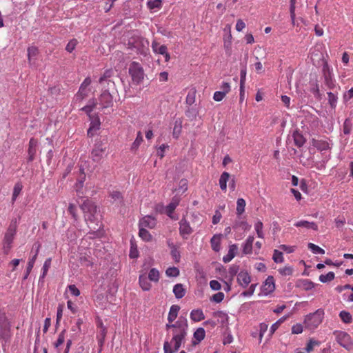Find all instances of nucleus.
<instances>
[{
    "instance_id": "f257e3e1",
    "label": "nucleus",
    "mask_w": 353,
    "mask_h": 353,
    "mask_svg": "<svg viewBox=\"0 0 353 353\" xmlns=\"http://www.w3.org/2000/svg\"><path fill=\"white\" fill-rule=\"evenodd\" d=\"M84 218L91 232L99 231L101 223L97 214V205L90 200H85L81 205Z\"/></svg>"
},
{
    "instance_id": "f03ea898",
    "label": "nucleus",
    "mask_w": 353,
    "mask_h": 353,
    "mask_svg": "<svg viewBox=\"0 0 353 353\" xmlns=\"http://www.w3.org/2000/svg\"><path fill=\"white\" fill-rule=\"evenodd\" d=\"M188 325L186 321L179 320L174 324H167L166 329L172 330V342L174 343V351L179 350L183 340L187 334Z\"/></svg>"
},
{
    "instance_id": "7ed1b4c3",
    "label": "nucleus",
    "mask_w": 353,
    "mask_h": 353,
    "mask_svg": "<svg viewBox=\"0 0 353 353\" xmlns=\"http://www.w3.org/2000/svg\"><path fill=\"white\" fill-rule=\"evenodd\" d=\"M325 316V312L319 309L314 312L306 314L304 319L305 328L310 330H314L321 324Z\"/></svg>"
},
{
    "instance_id": "20e7f679",
    "label": "nucleus",
    "mask_w": 353,
    "mask_h": 353,
    "mask_svg": "<svg viewBox=\"0 0 353 353\" xmlns=\"http://www.w3.org/2000/svg\"><path fill=\"white\" fill-rule=\"evenodd\" d=\"M18 221L14 218L11 219V223L9 225L6 232L4 234L3 239V247L4 249L10 250L12 248V243L14 239V236L17 232Z\"/></svg>"
},
{
    "instance_id": "39448f33",
    "label": "nucleus",
    "mask_w": 353,
    "mask_h": 353,
    "mask_svg": "<svg viewBox=\"0 0 353 353\" xmlns=\"http://www.w3.org/2000/svg\"><path fill=\"white\" fill-rule=\"evenodd\" d=\"M128 45L130 48H136L140 54L146 56L149 52V42L145 38L134 37L129 40Z\"/></svg>"
},
{
    "instance_id": "423d86ee",
    "label": "nucleus",
    "mask_w": 353,
    "mask_h": 353,
    "mask_svg": "<svg viewBox=\"0 0 353 353\" xmlns=\"http://www.w3.org/2000/svg\"><path fill=\"white\" fill-rule=\"evenodd\" d=\"M332 334L335 336L336 341L347 351L353 350V340L350 335L345 331L334 330Z\"/></svg>"
},
{
    "instance_id": "0eeeda50",
    "label": "nucleus",
    "mask_w": 353,
    "mask_h": 353,
    "mask_svg": "<svg viewBox=\"0 0 353 353\" xmlns=\"http://www.w3.org/2000/svg\"><path fill=\"white\" fill-rule=\"evenodd\" d=\"M129 74L132 77V83L140 84L144 79L145 73L140 63L132 61L129 67Z\"/></svg>"
},
{
    "instance_id": "6e6552de",
    "label": "nucleus",
    "mask_w": 353,
    "mask_h": 353,
    "mask_svg": "<svg viewBox=\"0 0 353 353\" xmlns=\"http://www.w3.org/2000/svg\"><path fill=\"white\" fill-rule=\"evenodd\" d=\"M322 74L324 77V82L328 89H333L335 86V82L332 78V69L330 68L327 61H324L322 68Z\"/></svg>"
},
{
    "instance_id": "1a4fd4ad",
    "label": "nucleus",
    "mask_w": 353,
    "mask_h": 353,
    "mask_svg": "<svg viewBox=\"0 0 353 353\" xmlns=\"http://www.w3.org/2000/svg\"><path fill=\"white\" fill-rule=\"evenodd\" d=\"M103 90L99 98V104L103 109L110 108L113 104L112 97L110 92L106 89Z\"/></svg>"
},
{
    "instance_id": "9d476101",
    "label": "nucleus",
    "mask_w": 353,
    "mask_h": 353,
    "mask_svg": "<svg viewBox=\"0 0 353 353\" xmlns=\"http://www.w3.org/2000/svg\"><path fill=\"white\" fill-rule=\"evenodd\" d=\"M106 150V147L102 142L97 143L95 147L92 149L91 152V157L94 161H99L102 159L104 152Z\"/></svg>"
},
{
    "instance_id": "9b49d317",
    "label": "nucleus",
    "mask_w": 353,
    "mask_h": 353,
    "mask_svg": "<svg viewBox=\"0 0 353 353\" xmlns=\"http://www.w3.org/2000/svg\"><path fill=\"white\" fill-rule=\"evenodd\" d=\"M90 123L88 130V136L92 137L96 131L100 128L101 121L98 116H90Z\"/></svg>"
},
{
    "instance_id": "f8f14e48",
    "label": "nucleus",
    "mask_w": 353,
    "mask_h": 353,
    "mask_svg": "<svg viewBox=\"0 0 353 353\" xmlns=\"http://www.w3.org/2000/svg\"><path fill=\"white\" fill-rule=\"evenodd\" d=\"M275 290V281L273 276H268L262 285V292L264 294H270Z\"/></svg>"
},
{
    "instance_id": "ddd939ff",
    "label": "nucleus",
    "mask_w": 353,
    "mask_h": 353,
    "mask_svg": "<svg viewBox=\"0 0 353 353\" xmlns=\"http://www.w3.org/2000/svg\"><path fill=\"white\" fill-rule=\"evenodd\" d=\"M114 74V71L112 69L105 70L103 74L99 79V83L102 85L103 89H105V82H108V85H114V83L112 81L111 77Z\"/></svg>"
},
{
    "instance_id": "4468645a",
    "label": "nucleus",
    "mask_w": 353,
    "mask_h": 353,
    "mask_svg": "<svg viewBox=\"0 0 353 353\" xmlns=\"http://www.w3.org/2000/svg\"><path fill=\"white\" fill-rule=\"evenodd\" d=\"M237 281L241 287L246 288L251 281V277L247 271H240L238 273Z\"/></svg>"
},
{
    "instance_id": "2eb2a0df",
    "label": "nucleus",
    "mask_w": 353,
    "mask_h": 353,
    "mask_svg": "<svg viewBox=\"0 0 353 353\" xmlns=\"http://www.w3.org/2000/svg\"><path fill=\"white\" fill-rule=\"evenodd\" d=\"M38 145L37 139L32 138L30 139L29 145H28V161H32L34 159L35 154L37 153V146Z\"/></svg>"
},
{
    "instance_id": "dca6fc26",
    "label": "nucleus",
    "mask_w": 353,
    "mask_h": 353,
    "mask_svg": "<svg viewBox=\"0 0 353 353\" xmlns=\"http://www.w3.org/2000/svg\"><path fill=\"white\" fill-rule=\"evenodd\" d=\"M91 83L90 77H86L79 87V92H77V97L81 99H83L88 95L87 88Z\"/></svg>"
},
{
    "instance_id": "f3484780",
    "label": "nucleus",
    "mask_w": 353,
    "mask_h": 353,
    "mask_svg": "<svg viewBox=\"0 0 353 353\" xmlns=\"http://www.w3.org/2000/svg\"><path fill=\"white\" fill-rule=\"evenodd\" d=\"M296 228H305L306 229H312L314 231H318L319 226L314 222H309L307 220H300L294 224Z\"/></svg>"
},
{
    "instance_id": "a211bd4d",
    "label": "nucleus",
    "mask_w": 353,
    "mask_h": 353,
    "mask_svg": "<svg viewBox=\"0 0 353 353\" xmlns=\"http://www.w3.org/2000/svg\"><path fill=\"white\" fill-rule=\"evenodd\" d=\"M157 223L156 219L150 216H146L139 221V227L154 228Z\"/></svg>"
},
{
    "instance_id": "6ab92c4d",
    "label": "nucleus",
    "mask_w": 353,
    "mask_h": 353,
    "mask_svg": "<svg viewBox=\"0 0 353 353\" xmlns=\"http://www.w3.org/2000/svg\"><path fill=\"white\" fill-rule=\"evenodd\" d=\"M179 202H180V199L179 196H174V197H172V201L167 205L166 209H165L166 214L168 216L172 217V214L176 210V207L179 205Z\"/></svg>"
},
{
    "instance_id": "aec40b11",
    "label": "nucleus",
    "mask_w": 353,
    "mask_h": 353,
    "mask_svg": "<svg viewBox=\"0 0 353 353\" xmlns=\"http://www.w3.org/2000/svg\"><path fill=\"white\" fill-rule=\"evenodd\" d=\"M179 232L182 236L189 235L192 232L190 223L185 219H182L179 223Z\"/></svg>"
},
{
    "instance_id": "412c9836",
    "label": "nucleus",
    "mask_w": 353,
    "mask_h": 353,
    "mask_svg": "<svg viewBox=\"0 0 353 353\" xmlns=\"http://www.w3.org/2000/svg\"><path fill=\"white\" fill-rule=\"evenodd\" d=\"M39 248H40V245L39 244L34 255H33L32 257L30 258L28 260L27 268H26V271L24 274V278H23L24 279H27V277L28 276V275L32 270L33 266L34 265V263H35L37 256L39 254Z\"/></svg>"
},
{
    "instance_id": "4be33fe9",
    "label": "nucleus",
    "mask_w": 353,
    "mask_h": 353,
    "mask_svg": "<svg viewBox=\"0 0 353 353\" xmlns=\"http://www.w3.org/2000/svg\"><path fill=\"white\" fill-rule=\"evenodd\" d=\"M238 250L239 248L236 244H232V245H230L228 253L223 258V261L225 263L230 262L231 260H232L236 255Z\"/></svg>"
},
{
    "instance_id": "5701e85b",
    "label": "nucleus",
    "mask_w": 353,
    "mask_h": 353,
    "mask_svg": "<svg viewBox=\"0 0 353 353\" xmlns=\"http://www.w3.org/2000/svg\"><path fill=\"white\" fill-rule=\"evenodd\" d=\"M312 146L317 148L319 150H326L330 148V144L327 143L326 140L324 139H312Z\"/></svg>"
},
{
    "instance_id": "b1692460",
    "label": "nucleus",
    "mask_w": 353,
    "mask_h": 353,
    "mask_svg": "<svg viewBox=\"0 0 353 353\" xmlns=\"http://www.w3.org/2000/svg\"><path fill=\"white\" fill-rule=\"evenodd\" d=\"M292 138L296 147L301 148L305 145V139L303 136V134L298 130H296L292 133Z\"/></svg>"
},
{
    "instance_id": "393cba45",
    "label": "nucleus",
    "mask_w": 353,
    "mask_h": 353,
    "mask_svg": "<svg viewBox=\"0 0 353 353\" xmlns=\"http://www.w3.org/2000/svg\"><path fill=\"white\" fill-rule=\"evenodd\" d=\"M110 197L112 203H116L121 205L124 204L123 196L119 191H111L110 192Z\"/></svg>"
},
{
    "instance_id": "a878e982",
    "label": "nucleus",
    "mask_w": 353,
    "mask_h": 353,
    "mask_svg": "<svg viewBox=\"0 0 353 353\" xmlns=\"http://www.w3.org/2000/svg\"><path fill=\"white\" fill-rule=\"evenodd\" d=\"M179 310L180 306L178 305H172L170 307L168 317V323H172L174 321L176 320Z\"/></svg>"
},
{
    "instance_id": "bb28decb",
    "label": "nucleus",
    "mask_w": 353,
    "mask_h": 353,
    "mask_svg": "<svg viewBox=\"0 0 353 353\" xmlns=\"http://www.w3.org/2000/svg\"><path fill=\"white\" fill-rule=\"evenodd\" d=\"M254 241V236H248L245 243L243 245V252L245 254H250L252 252V245Z\"/></svg>"
},
{
    "instance_id": "cd10ccee",
    "label": "nucleus",
    "mask_w": 353,
    "mask_h": 353,
    "mask_svg": "<svg viewBox=\"0 0 353 353\" xmlns=\"http://www.w3.org/2000/svg\"><path fill=\"white\" fill-rule=\"evenodd\" d=\"M230 175L228 172H223L219 179V184L222 191H227V183Z\"/></svg>"
},
{
    "instance_id": "c85d7f7f",
    "label": "nucleus",
    "mask_w": 353,
    "mask_h": 353,
    "mask_svg": "<svg viewBox=\"0 0 353 353\" xmlns=\"http://www.w3.org/2000/svg\"><path fill=\"white\" fill-rule=\"evenodd\" d=\"M182 127H183V121L181 120V118L176 119L175 122H174L173 132H172L173 137L175 139H178L179 137L180 136V134L182 131Z\"/></svg>"
},
{
    "instance_id": "c756f323",
    "label": "nucleus",
    "mask_w": 353,
    "mask_h": 353,
    "mask_svg": "<svg viewBox=\"0 0 353 353\" xmlns=\"http://www.w3.org/2000/svg\"><path fill=\"white\" fill-rule=\"evenodd\" d=\"M153 52L163 55L168 50V47L165 45H161L157 41H153L152 43Z\"/></svg>"
},
{
    "instance_id": "7c9ffc66",
    "label": "nucleus",
    "mask_w": 353,
    "mask_h": 353,
    "mask_svg": "<svg viewBox=\"0 0 353 353\" xmlns=\"http://www.w3.org/2000/svg\"><path fill=\"white\" fill-rule=\"evenodd\" d=\"M148 279L145 274L139 275V285L142 290L145 291L150 290L152 288L151 283Z\"/></svg>"
},
{
    "instance_id": "2f4dec72",
    "label": "nucleus",
    "mask_w": 353,
    "mask_h": 353,
    "mask_svg": "<svg viewBox=\"0 0 353 353\" xmlns=\"http://www.w3.org/2000/svg\"><path fill=\"white\" fill-rule=\"evenodd\" d=\"M221 236L222 234H214L211 239V248L216 252H218L220 250Z\"/></svg>"
},
{
    "instance_id": "473e14b6",
    "label": "nucleus",
    "mask_w": 353,
    "mask_h": 353,
    "mask_svg": "<svg viewBox=\"0 0 353 353\" xmlns=\"http://www.w3.org/2000/svg\"><path fill=\"white\" fill-rule=\"evenodd\" d=\"M23 188V186L21 182H18L14 185L11 197V202L12 203L17 201V197L21 194Z\"/></svg>"
},
{
    "instance_id": "72a5a7b5",
    "label": "nucleus",
    "mask_w": 353,
    "mask_h": 353,
    "mask_svg": "<svg viewBox=\"0 0 353 353\" xmlns=\"http://www.w3.org/2000/svg\"><path fill=\"white\" fill-rule=\"evenodd\" d=\"M174 296L177 299L183 298L185 294V290L183 288L182 283H176L173 288Z\"/></svg>"
},
{
    "instance_id": "f704fd0d",
    "label": "nucleus",
    "mask_w": 353,
    "mask_h": 353,
    "mask_svg": "<svg viewBox=\"0 0 353 353\" xmlns=\"http://www.w3.org/2000/svg\"><path fill=\"white\" fill-rule=\"evenodd\" d=\"M190 319L198 322L205 319V314L201 310H194L190 312Z\"/></svg>"
},
{
    "instance_id": "c9c22d12",
    "label": "nucleus",
    "mask_w": 353,
    "mask_h": 353,
    "mask_svg": "<svg viewBox=\"0 0 353 353\" xmlns=\"http://www.w3.org/2000/svg\"><path fill=\"white\" fill-rule=\"evenodd\" d=\"M205 337V329L203 327H199L194 333V339L195 341L194 343H199L203 340Z\"/></svg>"
},
{
    "instance_id": "e433bc0d",
    "label": "nucleus",
    "mask_w": 353,
    "mask_h": 353,
    "mask_svg": "<svg viewBox=\"0 0 353 353\" xmlns=\"http://www.w3.org/2000/svg\"><path fill=\"white\" fill-rule=\"evenodd\" d=\"M148 279L153 282H158L160 279V273L159 270L153 268L151 269L148 274Z\"/></svg>"
},
{
    "instance_id": "4c0bfd02",
    "label": "nucleus",
    "mask_w": 353,
    "mask_h": 353,
    "mask_svg": "<svg viewBox=\"0 0 353 353\" xmlns=\"http://www.w3.org/2000/svg\"><path fill=\"white\" fill-rule=\"evenodd\" d=\"M246 202L243 199H239L236 201V214L241 216L245 210Z\"/></svg>"
},
{
    "instance_id": "58836bf2",
    "label": "nucleus",
    "mask_w": 353,
    "mask_h": 353,
    "mask_svg": "<svg viewBox=\"0 0 353 353\" xmlns=\"http://www.w3.org/2000/svg\"><path fill=\"white\" fill-rule=\"evenodd\" d=\"M146 5L150 10L155 8L159 9L162 8V0H148Z\"/></svg>"
},
{
    "instance_id": "ea45409f",
    "label": "nucleus",
    "mask_w": 353,
    "mask_h": 353,
    "mask_svg": "<svg viewBox=\"0 0 353 353\" xmlns=\"http://www.w3.org/2000/svg\"><path fill=\"white\" fill-rule=\"evenodd\" d=\"M139 236L145 241H150L152 239L151 234L143 227H139Z\"/></svg>"
},
{
    "instance_id": "a19ab883",
    "label": "nucleus",
    "mask_w": 353,
    "mask_h": 353,
    "mask_svg": "<svg viewBox=\"0 0 353 353\" xmlns=\"http://www.w3.org/2000/svg\"><path fill=\"white\" fill-rule=\"evenodd\" d=\"M339 316L341 321L345 323H350L353 321V318L352 314L347 311H341L339 314Z\"/></svg>"
},
{
    "instance_id": "79ce46f5",
    "label": "nucleus",
    "mask_w": 353,
    "mask_h": 353,
    "mask_svg": "<svg viewBox=\"0 0 353 353\" xmlns=\"http://www.w3.org/2000/svg\"><path fill=\"white\" fill-rule=\"evenodd\" d=\"M169 246L171 248L170 254H171L172 259L174 260V261L176 263L179 262V260L181 258L179 251L178 250V249L176 248V247L175 245H173V244H172L171 245H170V244H169Z\"/></svg>"
},
{
    "instance_id": "37998d69",
    "label": "nucleus",
    "mask_w": 353,
    "mask_h": 353,
    "mask_svg": "<svg viewBox=\"0 0 353 353\" xmlns=\"http://www.w3.org/2000/svg\"><path fill=\"white\" fill-rule=\"evenodd\" d=\"M51 263H52V259L48 258L46 260V261L43 265V268H42V273L41 275V279H44L46 277V276L48 274V271L49 270V269L51 266Z\"/></svg>"
},
{
    "instance_id": "c03bdc74",
    "label": "nucleus",
    "mask_w": 353,
    "mask_h": 353,
    "mask_svg": "<svg viewBox=\"0 0 353 353\" xmlns=\"http://www.w3.org/2000/svg\"><path fill=\"white\" fill-rule=\"evenodd\" d=\"M328 97V103L332 108H336L338 101L337 95L333 92H327Z\"/></svg>"
},
{
    "instance_id": "a18cd8bd",
    "label": "nucleus",
    "mask_w": 353,
    "mask_h": 353,
    "mask_svg": "<svg viewBox=\"0 0 353 353\" xmlns=\"http://www.w3.org/2000/svg\"><path fill=\"white\" fill-rule=\"evenodd\" d=\"M320 342L314 339H310L305 346V350L307 353H310L313 351L314 346H319Z\"/></svg>"
},
{
    "instance_id": "49530a36",
    "label": "nucleus",
    "mask_w": 353,
    "mask_h": 353,
    "mask_svg": "<svg viewBox=\"0 0 353 353\" xmlns=\"http://www.w3.org/2000/svg\"><path fill=\"white\" fill-rule=\"evenodd\" d=\"M334 279V272H330L325 274H321L319 276V280L323 283L331 281Z\"/></svg>"
},
{
    "instance_id": "de8ad7c7",
    "label": "nucleus",
    "mask_w": 353,
    "mask_h": 353,
    "mask_svg": "<svg viewBox=\"0 0 353 353\" xmlns=\"http://www.w3.org/2000/svg\"><path fill=\"white\" fill-rule=\"evenodd\" d=\"M97 101L94 99L92 101H90V103L87 105L83 107L81 110L90 117V114L93 109L97 106Z\"/></svg>"
},
{
    "instance_id": "09e8293b",
    "label": "nucleus",
    "mask_w": 353,
    "mask_h": 353,
    "mask_svg": "<svg viewBox=\"0 0 353 353\" xmlns=\"http://www.w3.org/2000/svg\"><path fill=\"white\" fill-rule=\"evenodd\" d=\"M246 75H247V69L242 68L240 70V88L241 92H243V88L245 87V83L246 81Z\"/></svg>"
},
{
    "instance_id": "8fccbe9b",
    "label": "nucleus",
    "mask_w": 353,
    "mask_h": 353,
    "mask_svg": "<svg viewBox=\"0 0 353 353\" xmlns=\"http://www.w3.org/2000/svg\"><path fill=\"white\" fill-rule=\"evenodd\" d=\"M28 52V59L29 61H31L32 57H35L39 53L38 48L36 46H30L27 49Z\"/></svg>"
},
{
    "instance_id": "3c124183",
    "label": "nucleus",
    "mask_w": 353,
    "mask_h": 353,
    "mask_svg": "<svg viewBox=\"0 0 353 353\" xmlns=\"http://www.w3.org/2000/svg\"><path fill=\"white\" fill-rule=\"evenodd\" d=\"M272 259L276 263H283V252L281 251L274 250Z\"/></svg>"
},
{
    "instance_id": "603ef678",
    "label": "nucleus",
    "mask_w": 353,
    "mask_h": 353,
    "mask_svg": "<svg viewBox=\"0 0 353 353\" xmlns=\"http://www.w3.org/2000/svg\"><path fill=\"white\" fill-rule=\"evenodd\" d=\"M254 229L257 234L259 238H263V223L261 221L259 220L254 224Z\"/></svg>"
},
{
    "instance_id": "864d4df0",
    "label": "nucleus",
    "mask_w": 353,
    "mask_h": 353,
    "mask_svg": "<svg viewBox=\"0 0 353 353\" xmlns=\"http://www.w3.org/2000/svg\"><path fill=\"white\" fill-rule=\"evenodd\" d=\"M239 271V266L237 265H232L230 267L228 274L230 276V280L232 281L234 277Z\"/></svg>"
},
{
    "instance_id": "5fc2aeb1",
    "label": "nucleus",
    "mask_w": 353,
    "mask_h": 353,
    "mask_svg": "<svg viewBox=\"0 0 353 353\" xmlns=\"http://www.w3.org/2000/svg\"><path fill=\"white\" fill-rule=\"evenodd\" d=\"M307 248L311 250L313 253H319V254H324L325 253V250L323 249L312 243H309Z\"/></svg>"
},
{
    "instance_id": "6e6d98bb",
    "label": "nucleus",
    "mask_w": 353,
    "mask_h": 353,
    "mask_svg": "<svg viewBox=\"0 0 353 353\" xmlns=\"http://www.w3.org/2000/svg\"><path fill=\"white\" fill-rule=\"evenodd\" d=\"M143 141V136H142L141 132H138L137 138L132 142V148L133 149L138 148L139 147V145H141V143H142Z\"/></svg>"
},
{
    "instance_id": "4d7b16f0",
    "label": "nucleus",
    "mask_w": 353,
    "mask_h": 353,
    "mask_svg": "<svg viewBox=\"0 0 353 353\" xmlns=\"http://www.w3.org/2000/svg\"><path fill=\"white\" fill-rule=\"evenodd\" d=\"M65 334V330H62L61 332L59 334L57 341L54 343V346L56 348H58L59 346H60L62 343H64Z\"/></svg>"
},
{
    "instance_id": "13d9d810",
    "label": "nucleus",
    "mask_w": 353,
    "mask_h": 353,
    "mask_svg": "<svg viewBox=\"0 0 353 353\" xmlns=\"http://www.w3.org/2000/svg\"><path fill=\"white\" fill-rule=\"evenodd\" d=\"M78 44V41L76 39H70L68 42V45L66 46V50L68 52H72L75 49L76 46Z\"/></svg>"
},
{
    "instance_id": "bf43d9fd",
    "label": "nucleus",
    "mask_w": 353,
    "mask_h": 353,
    "mask_svg": "<svg viewBox=\"0 0 353 353\" xmlns=\"http://www.w3.org/2000/svg\"><path fill=\"white\" fill-rule=\"evenodd\" d=\"M168 276H176L179 274V270L176 267H170L165 272Z\"/></svg>"
},
{
    "instance_id": "052dcab7",
    "label": "nucleus",
    "mask_w": 353,
    "mask_h": 353,
    "mask_svg": "<svg viewBox=\"0 0 353 353\" xmlns=\"http://www.w3.org/2000/svg\"><path fill=\"white\" fill-rule=\"evenodd\" d=\"M281 274L284 276L291 275L293 272L292 268L290 266H284L279 270Z\"/></svg>"
},
{
    "instance_id": "680f3d73",
    "label": "nucleus",
    "mask_w": 353,
    "mask_h": 353,
    "mask_svg": "<svg viewBox=\"0 0 353 353\" xmlns=\"http://www.w3.org/2000/svg\"><path fill=\"white\" fill-rule=\"evenodd\" d=\"M352 123L349 119H346L344 123H343V132L346 134H348L350 133L352 130Z\"/></svg>"
},
{
    "instance_id": "e2e57ef3",
    "label": "nucleus",
    "mask_w": 353,
    "mask_h": 353,
    "mask_svg": "<svg viewBox=\"0 0 353 353\" xmlns=\"http://www.w3.org/2000/svg\"><path fill=\"white\" fill-rule=\"evenodd\" d=\"M303 331V326L301 324L294 325L291 328V332L293 334H301Z\"/></svg>"
},
{
    "instance_id": "0e129e2a",
    "label": "nucleus",
    "mask_w": 353,
    "mask_h": 353,
    "mask_svg": "<svg viewBox=\"0 0 353 353\" xmlns=\"http://www.w3.org/2000/svg\"><path fill=\"white\" fill-rule=\"evenodd\" d=\"M256 286V283L251 284L250 288H248V290L246 291H244L241 294L244 296H249L253 295L254 293V290H255Z\"/></svg>"
},
{
    "instance_id": "69168bd1",
    "label": "nucleus",
    "mask_w": 353,
    "mask_h": 353,
    "mask_svg": "<svg viewBox=\"0 0 353 353\" xmlns=\"http://www.w3.org/2000/svg\"><path fill=\"white\" fill-rule=\"evenodd\" d=\"M224 297L225 295L223 293L218 292L217 294H215L212 296L211 300L216 303H220L223 301Z\"/></svg>"
},
{
    "instance_id": "338daca9",
    "label": "nucleus",
    "mask_w": 353,
    "mask_h": 353,
    "mask_svg": "<svg viewBox=\"0 0 353 353\" xmlns=\"http://www.w3.org/2000/svg\"><path fill=\"white\" fill-rule=\"evenodd\" d=\"M225 97L224 92L221 91H216L213 94V99L216 101H221Z\"/></svg>"
},
{
    "instance_id": "774afa93",
    "label": "nucleus",
    "mask_w": 353,
    "mask_h": 353,
    "mask_svg": "<svg viewBox=\"0 0 353 353\" xmlns=\"http://www.w3.org/2000/svg\"><path fill=\"white\" fill-rule=\"evenodd\" d=\"M279 248L281 250H282L284 252H288V253H290V252H293L295 249H296V247L295 246H288V245H285V244H281L280 246H279Z\"/></svg>"
}]
</instances>
